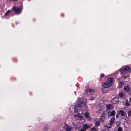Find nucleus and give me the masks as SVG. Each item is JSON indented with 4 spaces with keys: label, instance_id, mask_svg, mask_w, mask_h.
I'll return each instance as SVG.
<instances>
[{
    "label": "nucleus",
    "instance_id": "nucleus-31",
    "mask_svg": "<svg viewBox=\"0 0 131 131\" xmlns=\"http://www.w3.org/2000/svg\"><path fill=\"white\" fill-rule=\"evenodd\" d=\"M80 131H86V130L84 128L81 129L80 130Z\"/></svg>",
    "mask_w": 131,
    "mask_h": 131
},
{
    "label": "nucleus",
    "instance_id": "nucleus-32",
    "mask_svg": "<svg viewBox=\"0 0 131 131\" xmlns=\"http://www.w3.org/2000/svg\"><path fill=\"white\" fill-rule=\"evenodd\" d=\"M100 76L101 78H103L104 76V74H101Z\"/></svg>",
    "mask_w": 131,
    "mask_h": 131
},
{
    "label": "nucleus",
    "instance_id": "nucleus-12",
    "mask_svg": "<svg viewBox=\"0 0 131 131\" xmlns=\"http://www.w3.org/2000/svg\"><path fill=\"white\" fill-rule=\"evenodd\" d=\"M85 117L86 118L88 119L89 120H90V116L89 113L88 112H86L85 114Z\"/></svg>",
    "mask_w": 131,
    "mask_h": 131
},
{
    "label": "nucleus",
    "instance_id": "nucleus-7",
    "mask_svg": "<svg viewBox=\"0 0 131 131\" xmlns=\"http://www.w3.org/2000/svg\"><path fill=\"white\" fill-rule=\"evenodd\" d=\"M64 127L66 131H71L72 129V128L67 124H65Z\"/></svg>",
    "mask_w": 131,
    "mask_h": 131
},
{
    "label": "nucleus",
    "instance_id": "nucleus-37",
    "mask_svg": "<svg viewBox=\"0 0 131 131\" xmlns=\"http://www.w3.org/2000/svg\"><path fill=\"white\" fill-rule=\"evenodd\" d=\"M129 100L131 102V97L130 98V99H129Z\"/></svg>",
    "mask_w": 131,
    "mask_h": 131
},
{
    "label": "nucleus",
    "instance_id": "nucleus-3",
    "mask_svg": "<svg viewBox=\"0 0 131 131\" xmlns=\"http://www.w3.org/2000/svg\"><path fill=\"white\" fill-rule=\"evenodd\" d=\"M115 118L113 117L111 118L110 121V124L108 125H105V126L108 128H110L111 127V126L113 125L115 122Z\"/></svg>",
    "mask_w": 131,
    "mask_h": 131
},
{
    "label": "nucleus",
    "instance_id": "nucleus-28",
    "mask_svg": "<svg viewBox=\"0 0 131 131\" xmlns=\"http://www.w3.org/2000/svg\"><path fill=\"white\" fill-rule=\"evenodd\" d=\"M128 116H131V111H129L128 113Z\"/></svg>",
    "mask_w": 131,
    "mask_h": 131
},
{
    "label": "nucleus",
    "instance_id": "nucleus-14",
    "mask_svg": "<svg viewBox=\"0 0 131 131\" xmlns=\"http://www.w3.org/2000/svg\"><path fill=\"white\" fill-rule=\"evenodd\" d=\"M125 69V70L127 73L129 72H130L131 71V69L130 67H127L124 68Z\"/></svg>",
    "mask_w": 131,
    "mask_h": 131
},
{
    "label": "nucleus",
    "instance_id": "nucleus-4",
    "mask_svg": "<svg viewBox=\"0 0 131 131\" xmlns=\"http://www.w3.org/2000/svg\"><path fill=\"white\" fill-rule=\"evenodd\" d=\"M13 9L14 11L17 14H20L22 10L20 7L15 6H14L13 8Z\"/></svg>",
    "mask_w": 131,
    "mask_h": 131
},
{
    "label": "nucleus",
    "instance_id": "nucleus-16",
    "mask_svg": "<svg viewBox=\"0 0 131 131\" xmlns=\"http://www.w3.org/2000/svg\"><path fill=\"white\" fill-rule=\"evenodd\" d=\"M127 72L125 70V69L124 68V69L122 70L121 71V73L122 75H124Z\"/></svg>",
    "mask_w": 131,
    "mask_h": 131
},
{
    "label": "nucleus",
    "instance_id": "nucleus-25",
    "mask_svg": "<svg viewBox=\"0 0 131 131\" xmlns=\"http://www.w3.org/2000/svg\"><path fill=\"white\" fill-rule=\"evenodd\" d=\"M48 128V126H45V127H44L43 128L45 130H47Z\"/></svg>",
    "mask_w": 131,
    "mask_h": 131
},
{
    "label": "nucleus",
    "instance_id": "nucleus-18",
    "mask_svg": "<svg viewBox=\"0 0 131 131\" xmlns=\"http://www.w3.org/2000/svg\"><path fill=\"white\" fill-rule=\"evenodd\" d=\"M119 96L121 97H124V94L122 92H120L119 93Z\"/></svg>",
    "mask_w": 131,
    "mask_h": 131
},
{
    "label": "nucleus",
    "instance_id": "nucleus-27",
    "mask_svg": "<svg viewBox=\"0 0 131 131\" xmlns=\"http://www.w3.org/2000/svg\"><path fill=\"white\" fill-rule=\"evenodd\" d=\"M74 110L75 112L76 113L78 111V109L77 108V107H75V108H74Z\"/></svg>",
    "mask_w": 131,
    "mask_h": 131
},
{
    "label": "nucleus",
    "instance_id": "nucleus-39",
    "mask_svg": "<svg viewBox=\"0 0 131 131\" xmlns=\"http://www.w3.org/2000/svg\"><path fill=\"white\" fill-rule=\"evenodd\" d=\"M130 93H131V91H130Z\"/></svg>",
    "mask_w": 131,
    "mask_h": 131
},
{
    "label": "nucleus",
    "instance_id": "nucleus-24",
    "mask_svg": "<svg viewBox=\"0 0 131 131\" xmlns=\"http://www.w3.org/2000/svg\"><path fill=\"white\" fill-rule=\"evenodd\" d=\"M100 124V122L99 121H96L95 122V125L97 126H99Z\"/></svg>",
    "mask_w": 131,
    "mask_h": 131
},
{
    "label": "nucleus",
    "instance_id": "nucleus-26",
    "mask_svg": "<svg viewBox=\"0 0 131 131\" xmlns=\"http://www.w3.org/2000/svg\"><path fill=\"white\" fill-rule=\"evenodd\" d=\"M120 124V122H117L116 123V125L117 126H119Z\"/></svg>",
    "mask_w": 131,
    "mask_h": 131
},
{
    "label": "nucleus",
    "instance_id": "nucleus-8",
    "mask_svg": "<svg viewBox=\"0 0 131 131\" xmlns=\"http://www.w3.org/2000/svg\"><path fill=\"white\" fill-rule=\"evenodd\" d=\"M86 91L88 94H93L94 92V90L93 89H87Z\"/></svg>",
    "mask_w": 131,
    "mask_h": 131
},
{
    "label": "nucleus",
    "instance_id": "nucleus-20",
    "mask_svg": "<svg viewBox=\"0 0 131 131\" xmlns=\"http://www.w3.org/2000/svg\"><path fill=\"white\" fill-rule=\"evenodd\" d=\"M126 105L127 106L129 105L130 104V102L128 101L127 100H126Z\"/></svg>",
    "mask_w": 131,
    "mask_h": 131
},
{
    "label": "nucleus",
    "instance_id": "nucleus-17",
    "mask_svg": "<svg viewBox=\"0 0 131 131\" xmlns=\"http://www.w3.org/2000/svg\"><path fill=\"white\" fill-rule=\"evenodd\" d=\"M106 88H103L102 90L103 93H106L108 91V89H106Z\"/></svg>",
    "mask_w": 131,
    "mask_h": 131
},
{
    "label": "nucleus",
    "instance_id": "nucleus-23",
    "mask_svg": "<svg viewBox=\"0 0 131 131\" xmlns=\"http://www.w3.org/2000/svg\"><path fill=\"white\" fill-rule=\"evenodd\" d=\"M120 114L119 111H118L116 116V117L117 118H118Z\"/></svg>",
    "mask_w": 131,
    "mask_h": 131
},
{
    "label": "nucleus",
    "instance_id": "nucleus-11",
    "mask_svg": "<svg viewBox=\"0 0 131 131\" xmlns=\"http://www.w3.org/2000/svg\"><path fill=\"white\" fill-rule=\"evenodd\" d=\"M106 107L107 109V110H109L111 109H113L114 108V106L112 104H109L106 106Z\"/></svg>",
    "mask_w": 131,
    "mask_h": 131
},
{
    "label": "nucleus",
    "instance_id": "nucleus-1",
    "mask_svg": "<svg viewBox=\"0 0 131 131\" xmlns=\"http://www.w3.org/2000/svg\"><path fill=\"white\" fill-rule=\"evenodd\" d=\"M114 82V79L112 78H111L107 79V81L105 83L102 84V86L104 88H108L110 87L112 84Z\"/></svg>",
    "mask_w": 131,
    "mask_h": 131
},
{
    "label": "nucleus",
    "instance_id": "nucleus-6",
    "mask_svg": "<svg viewBox=\"0 0 131 131\" xmlns=\"http://www.w3.org/2000/svg\"><path fill=\"white\" fill-rule=\"evenodd\" d=\"M74 117L76 119H80V120H83V122L84 120L83 119V117L81 116V115L80 113H77L74 115Z\"/></svg>",
    "mask_w": 131,
    "mask_h": 131
},
{
    "label": "nucleus",
    "instance_id": "nucleus-29",
    "mask_svg": "<svg viewBox=\"0 0 131 131\" xmlns=\"http://www.w3.org/2000/svg\"><path fill=\"white\" fill-rule=\"evenodd\" d=\"M122 129L121 127H119L118 129V131H122Z\"/></svg>",
    "mask_w": 131,
    "mask_h": 131
},
{
    "label": "nucleus",
    "instance_id": "nucleus-13",
    "mask_svg": "<svg viewBox=\"0 0 131 131\" xmlns=\"http://www.w3.org/2000/svg\"><path fill=\"white\" fill-rule=\"evenodd\" d=\"M90 131H97V129L96 127H94L89 130Z\"/></svg>",
    "mask_w": 131,
    "mask_h": 131
},
{
    "label": "nucleus",
    "instance_id": "nucleus-35",
    "mask_svg": "<svg viewBox=\"0 0 131 131\" xmlns=\"http://www.w3.org/2000/svg\"><path fill=\"white\" fill-rule=\"evenodd\" d=\"M119 84H123V83L122 82H119Z\"/></svg>",
    "mask_w": 131,
    "mask_h": 131
},
{
    "label": "nucleus",
    "instance_id": "nucleus-10",
    "mask_svg": "<svg viewBox=\"0 0 131 131\" xmlns=\"http://www.w3.org/2000/svg\"><path fill=\"white\" fill-rule=\"evenodd\" d=\"M83 126L84 128L86 130L91 127L90 126L87 124H83Z\"/></svg>",
    "mask_w": 131,
    "mask_h": 131
},
{
    "label": "nucleus",
    "instance_id": "nucleus-15",
    "mask_svg": "<svg viewBox=\"0 0 131 131\" xmlns=\"http://www.w3.org/2000/svg\"><path fill=\"white\" fill-rule=\"evenodd\" d=\"M129 86L128 85H127L124 88V90L125 91L128 92L129 91Z\"/></svg>",
    "mask_w": 131,
    "mask_h": 131
},
{
    "label": "nucleus",
    "instance_id": "nucleus-5",
    "mask_svg": "<svg viewBox=\"0 0 131 131\" xmlns=\"http://www.w3.org/2000/svg\"><path fill=\"white\" fill-rule=\"evenodd\" d=\"M106 112L108 113V118H110L111 116H114L115 115L116 112L115 110L112 111L111 112H110V111L107 110Z\"/></svg>",
    "mask_w": 131,
    "mask_h": 131
},
{
    "label": "nucleus",
    "instance_id": "nucleus-38",
    "mask_svg": "<svg viewBox=\"0 0 131 131\" xmlns=\"http://www.w3.org/2000/svg\"><path fill=\"white\" fill-rule=\"evenodd\" d=\"M119 88H121V85H119Z\"/></svg>",
    "mask_w": 131,
    "mask_h": 131
},
{
    "label": "nucleus",
    "instance_id": "nucleus-21",
    "mask_svg": "<svg viewBox=\"0 0 131 131\" xmlns=\"http://www.w3.org/2000/svg\"><path fill=\"white\" fill-rule=\"evenodd\" d=\"M103 109V108L102 107H100L99 108V112L100 113H101V112L102 111Z\"/></svg>",
    "mask_w": 131,
    "mask_h": 131
},
{
    "label": "nucleus",
    "instance_id": "nucleus-22",
    "mask_svg": "<svg viewBox=\"0 0 131 131\" xmlns=\"http://www.w3.org/2000/svg\"><path fill=\"white\" fill-rule=\"evenodd\" d=\"M11 12V11L10 10H8L5 13V15L6 16L8 15L9 13V12Z\"/></svg>",
    "mask_w": 131,
    "mask_h": 131
},
{
    "label": "nucleus",
    "instance_id": "nucleus-36",
    "mask_svg": "<svg viewBox=\"0 0 131 131\" xmlns=\"http://www.w3.org/2000/svg\"><path fill=\"white\" fill-rule=\"evenodd\" d=\"M6 0L8 2H10L11 1V0Z\"/></svg>",
    "mask_w": 131,
    "mask_h": 131
},
{
    "label": "nucleus",
    "instance_id": "nucleus-40",
    "mask_svg": "<svg viewBox=\"0 0 131 131\" xmlns=\"http://www.w3.org/2000/svg\"><path fill=\"white\" fill-rule=\"evenodd\" d=\"M60 131H63L61 130H60Z\"/></svg>",
    "mask_w": 131,
    "mask_h": 131
},
{
    "label": "nucleus",
    "instance_id": "nucleus-33",
    "mask_svg": "<svg viewBox=\"0 0 131 131\" xmlns=\"http://www.w3.org/2000/svg\"><path fill=\"white\" fill-rule=\"evenodd\" d=\"M101 131H109L108 130V129H105L104 130H103Z\"/></svg>",
    "mask_w": 131,
    "mask_h": 131
},
{
    "label": "nucleus",
    "instance_id": "nucleus-30",
    "mask_svg": "<svg viewBox=\"0 0 131 131\" xmlns=\"http://www.w3.org/2000/svg\"><path fill=\"white\" fill-rule=\"evenodd\" d=\"M73 126H74V127L75 128H77V126L76 125H75L74 123H73Z\"/></svg>",
    "mask_w": 131,
    "mask_h": 131
},
{
    "label": "nucleus",
    "instance_id": "nucleus-34",
    "mask_svg": "<svg viewBox=\"0 0 131 131\" xmlns=\"http://www.w3.org/2000/svg\"><path fill=\"white\" fill-rule=\"evenodd\" d=\"M94 99V97H91V99H90H90L91 100H93Z\"/></svg>",
    "mask_w": 131,
    "mask_h": 131
},
{
    "label": "nucleus",
    "instance_id": "nucleus-19",
    "mask_svg": "<svg viewBox=\"0 0 131 131\" xmlns=\"http://www.w3.org/2000/svg\"><path fill=\"white\" fill-rule=\"evenodd\" d=\"M119 113L122 116H124L125 113L123 110H121L119 111Z\"/></svg>",
    "mask_w": 131,
    "mask_h": 131
},
{
    "label": "nucleus",
    "instance_id": "nucleus-2",
    "mask_svg": "<svg viewBox=\"0 0 131 131\" xmlns=\"http://www.w3.org/2000/svg\"><path fill=\"white\" fill-rule=\"evenodd\" d=\"M86 100L85 99L82 98L80 99L78 101V104L77 106V107H81L83 106H86L85 102Z\"/></svg>",
    "mask_w": 131,
    "mask_h": 131
},
{
    "label": "nucleus",
    "instance_id": "nucleus-9",
    "mask_svg": "<svg viewBox=\"0 0 131 131\" xmlns=\"http://www.w3.org/2000/svg\"><path fill=\"white\" fill-rule=\"evenodd\" d=\"M112 102L114 104H116L118 103L119 100L117 97H115L112 100Z\"/></svg>",
    "mask_w": 131,
    "mask_h": 131
}]
</instances>
